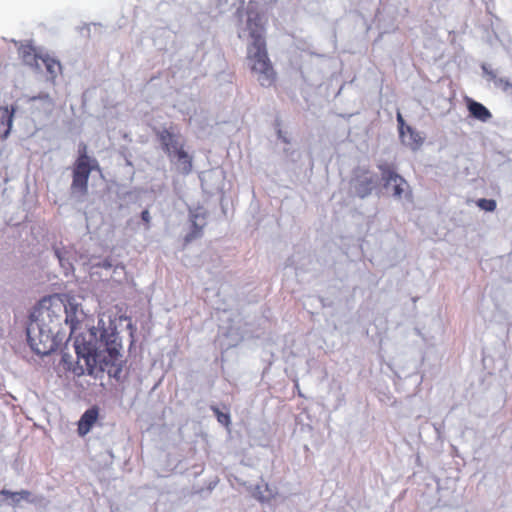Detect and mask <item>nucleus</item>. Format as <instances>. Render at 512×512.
<instances>
[{"label":"nucleus","instance_id":"1","mask_svg":"<svg viewBox=\"0 0 512 512\" xmlns=\"http://www.w3.org/2000/svg\"><path fill=\"white\" fill-rule=\"evenodd\" d=\"M77 361L69 353L63 352L61 362L65 369L76 376L87 373L95 378L102 377L106 372L110 378L117 381L122 379L125 359L122 351V341L115 323L99 319L96 327L81 333L74 340Z\"/></svg>","mask_w":512,"mask_h":512},{"label":"nucleus","instance_id":"2","mask_svg":"<svg viewBox=\"0 0 512 512\" xmlns=\"http://www.w3.org/2000/svg\"><path fill=\"white\" fill-rule=\"evenodd\" d=\"M78 306L69 302L65 305L60 299L43 298L32 310L26 328L27 340L31 349L38 355L51 354L66 336L64 326L70 335L79 323Z\"/></svg>","mask_w":512,"mask_h":512},{"label":"nucleus","instance_id":"3","mask_svg":"<svg viewBox=\"0 0 512 512\" xmlns=\"http://www.w3.org/2000/svg\"><path fill=\"white\" fill-rule=\"evenodd\" d=\"M251 39L248 49L252 72L257 75V80L263 87H270L275 80V72L270 63L266 51L265 38Z\"/></svg>","mask_w":512,"mask_h":512},{"label":"nucleus","instance_id":"4","mask_svg":"<svg viewBox=\"0 0 512 512\" xmlns=\"http://www.w3.org/2000/svg\"><path fill=\"white\" fill-rule=\"evenodd\" d=\"M247 19L245 25L238 30V37L244 40L257 39L264 37V26L258 11V3L250 1L247 6Z\"/></svg>","mask_w":512,"mask_h":512},{"label":"nucleus","instance_id":"5","mask_svg":"<svg viewBox=\"0 0 512 512\" xmlns=\"http://www.w3.org/2000/svg\"><path fill=\"white\" fill-rule=\"evenodd\" d=\"M379 169L381 170L384 188L388 191H392L393 197L397 199L402 198L409 188L407 181L386 164L380 165Z\"/></svg>","mask_w":512,"mask_h":512},{"label":"nucleus","instance_id":"6","mask_svg":"<svg viewBox=\"0 0 512 512\" xmlns=\"http://www.w3.org/2000/svg\"><path fill=\"white\" fill-rule=\"evenodd\" d=\"M158 138L170 161H174L175 154L184 148V141L182 137L168 129H163L158 132Z\"/></svg>","mask_w":512,"mask_h":512},{"label":"nucleus","instance_id":"7","mask_svg":"<svg viewBox=\"0 0 512 512\" xmlns=\"http://www.w3.org/2000/svg\"><path fill=\"white\" fill-rule=\"evenodd\" d=\"M376 184L377 176L368 171L357 173L352 180V188L355 194L360 198H365L370 195Z\"/></svg>","mask_w":512,"mask_h":512},{"label":"nucleus","instance_id":"8","mask_svg":"<svg viewBox=\"0 0 512 512\" xmlns=\"http://www.w3.org/2000/svg\"><path fill=\"white\" fill-rule=\"evenodd\" d=\"M190 221L193 230L186 236L185 240L190 242L201 236L202 230L206 225V210L203 207H197L190 210Z\"/></svg>","mask_w":512,"mask_h":512},{"label":"nucleus","instance_id":"9","mask_svg":"<svg viewBox=\"0 0 512 512\" xmlns=\"http://www.w3.org/2000/svg\"><path fill=\"white\" fill-rule=\"evenodd\" d=\"M28 102L31 103L32 113L38 111L45 115H49L54 107L53 100L47 93H41L38 96L28 98Z\"/></svg>","mask_w":512,"mask_h":512},{"label":"nucleus","instance_id":"10","mask_svg":"<svg viewBox=\"0 0 512 512\" xmlns=\"http://www.w3.org/2000/svg\"><path fill=\"white\" fill-rule=\"evenodd\" d=\"M15 108L0 107V137L4 140L10 135L13 126Z\"/></svg>","mask_w":512,"mask_h":512},{"label":"nucleus","instance_id":"11","mask_svg":"<svg viewBox=\"0 0 512 512\" xmlns=\"http://www.w3.org/2000/svg\"><path fill=\"white\" fill-rule=\"evenodd\" d=\"M98 418V408L91 407L87 409L81 416L78 422V433L80 436H84L90 432L92 426Z\"/></svg>","mask_w":512,"mask_h":512},{"label":"nucleus","instance_id":"12","mask_svg":"<svg viewBox=\"0 0 512 512\" xmlns=\"http://www.w3.org/2000/svg\"><path fill=\"white\" fill-rule=\"evenodd\" d=\"M19 54L26 65L41 70L40 57L43 56L36 53L31 45H22L19 48Z\"/></svg>","mask_w":512,"mask_h":512},{"label":"nucleus","instance_id":"13","mask_svg":"<svg viewBox=\"0 0 512 512\" xmlns=\"http://www.w3.org/2000/svg\"><path fill=\"white\" fill-rule=\"evenodd\" d=\"M237 3L239 5L237 7L236 12L237 14H240L245 5V2L243 0H210V7L215 12L222 14L230 11L231 8L236 6Z\"/></svg>","mask_w":512,"mask_h":512},{"label":"nucleus","instance_id":"14","mask_svg":"<svg viewBox=\"0 0 512 512\" xmlns=\"http://www.w3.org/2000/svg\"><path fill=\"white\" fill-rule=\"evenodd\" d=\"M174 163L179 172L182 174H189L192 171V157L184 150V148L175 154Z\"/></svg>","mask_w":512,"mask_h":512},{"label":"nucleus","instance_id":"15","mask_svg":"<svg viewBox=\"0 0 512 512\" xmlns=\"http://www.w3.org/2000/svg\"><path fill=\"white\" fill-rule=\"evenodd\" d=\"M468 110L474 118L482 122H487L492 117L490 111L483 104L474 100H469Z\"/></svg>","mask_w":512,"mask_h":512},{"label":"nucleus","instance_id":"16","mask_svg":"<svg viewBox=\"0 0 512 512\" xmlns=\"http://www.w3.org/2000/svg\"><path fill=\"white\" fill-rule=\"evenodd\" d=\"M402 142L411 149L416 150L423 143V138L412 127L406 126L404 137H400Z\"/></svg>","mask_w":512,"mask_h":512},{"label":"nucleus","instance_id":"17","mask_svg":"<svg viewBox=\"0 0 512 512\" xmlns=\"http://www.w3.org/2000/svg\"><path fill=\"white\" fill-rule=\"evenodd\" d=\"M54 253L65 274L68 275L70 272H72L74 268L71 261L70 251L66 250L65 248L55 247Z\"/></svg>","mask_w":512,"mask_h":512},{"label":"nucleus","instance_id":"18","mask_svg":"<svg viewBox=\"0 0 512 512\" xmlns=\"http://www.w3.org/2000/svg\"><path fill=\"white\" fill-rule=\"evenodd\" d=\"M85 151H86V146H83V153L80 154V156L76 162V166H75L73 174L81 175L86 178H89V175L91 173V166L89 164V158L86 155Z\"/></svg>","mask_w":512,"mask_h":512},{"label":"nucleus","instance_id":"19","mask_svg":"<svg viewBox=\"0 0 512 512\" xmlns=\"http://www.w3.org/2000/svg\"><path fill=\"white\" fill-rule=\"evenodd\" d=\"M41 66L44 65L51 79H54L61 71V64L59 61L49 57L48 55L40 57Z\"/></svg>","mask_w":512,"mask_h":512},{"label":"nucleus","instance_id":"20","mask_svg":"<svg viewBox=\"0 0 512 512\" xmlns=\"http://www.w3.org/2000/svg\"><path fill=\"white\" fill-rule=\"evenodd\" d=\"M88 179L81 175H75L73 174V180L71 184V190L72 194H79L80 196H83L87 193L88 189Z\"/></svg>","mask_w":512,"mask_h":512},{"label":"nucleus","instance_id":"21","mask_svg":"<svg viewBox=\"0 0 512 512\" xmlns=\"http://www.w3.org/2000/svg\"><path fill=\"white\" fill-rule=\"evenodd\" d=\"M0 495H3V496H16L17 500H20V501L25 500V501L31 502V500H30L31 493L28 490H21V491H17V492H12V491H9V490H6V489H2L0 491Z\"/></svg>","mask_w":512,"mask_h":512},{"label":"nucleus","instance_id":"22","mask_svg":"<svg viewBox=\"0 0 512 512\" xmlns=\"http://www.w3.org/2000/svg\"><path fill=\"white\" fill-rule=\"evenodd\" d=\"M493 83L495 87L501 89L504 92H507L510 88H512V83L507 78L496 76L493 80Z\"/></svg>","mask_w":512,"mask_h":512},{"label":"nucleus","instance_id":"23","mask_svg":"<svg viewBox=\"0 0 512 512\" xmlns=\"http://www.w3.org/2000/svg\"><path fill=\"white\" fill-rule=\"evenodd\" d=\"M477 205L488 212H492L496 209V201L493 199H479Z\"/></svg>","mask_w":512,"mask_h":512},{"label":"nucleus","instance_id":"24","mask_svg":"<svg viewBox=\"0 0 512 512\" xmlns=\"http://www.w3.org/2000/svg\"><path fill=\"white\" fill-rule=\"evenodd\" d=\"M212 410L213 412L215 413V415L217 416V420L223 424V425H228L230 423V417L228 414L226 413H222L219 408L217 407H212Z\"/></svg>","mask_w":512,"mask_h":512},{"label":"nucleus","instance_id":"25","mask_svg":"<svg viewBox=\"0 0 512 512\" xmlns=\"http://www.w3.org/2000/svg\"><path fill=\"white\" fill-rule=\"evenodd\" d=\"M481 69L489 81H493L497 76L496 73L486 63L481 65Z\"/></svg>","mask_w":512,"mask_h":512},{"label":"nucleus","instance_id":"26","mask_svg":"<svg viewBox=\"0 0 512 512\" xmlns=\"http://www.w3.org/2000/svg\"><path fill=\"white\" fill-rule=\"evenodd\" d=\"M397 121H398V125H399L400 137H404L406 125H405L404 119L400 113L397 114Z\"/></svg>","mask_w":512,"mask_h":512},{"label":"nucleus","instance_id":"27","mask_svg":"<svg viewBox=\"0 0 512 512\" xmlns=\"http://www.w3.org/2000/svg\"><path fill=\"white\" fill-rule=\"evenodd\" d=\"M94 266L95 267H101V268H104V269H110V268L113 267V263H112L111 259L106 258V259H103L102 261L96 263Z\"/></svg>","mask_w":512,"mask_h":512},{"label":"nucleus","instance_id":"28","mask_svg":"<svg viewBox=\"0 0 512 512\" xmlns=\"http://www.w3.org/2000/svg\"><path fill=\"white\" fill-rule=\"evenodd\" d=\"M141 219L145 222V223H149L150 220H151V216H150V213L147 209L143 210L142 213H141Z\"/></svg>","mask_w":512,"mask_h":512},{"label":"nucleus","instance_id":"29","mask_svg":"<svg viewBox=\"0 0 512 512\" xmlns=\"http://www.w3.org/2000/svg\"><path fill=\"white\" fill-rule=\"evenodd\" d=\"M114 274H124V266L123 265H116L114 266Z\"/></svg>","mask_w":512,"mask_h":512},{"label":"nucleus","instance_id":"30","mask_svg":"<svg viewBox=\"0 0 512 512\" xmlns=\"http://www.w3.org/2000/svg\"><path fill=\"white\" fill-rule=\"evenodd\" d=\"M278 137H279L280 139H282L285 143H288V142H289V141L287 140V138H286V137H284V135L282 134V131H281V130H279V131H278Z\"/></svg>","mask_w":512,"mask_h":512},{"label":"nucleus","instance_id":"31","mask_svg":"<svg viewBox=\"0 0 512 512\" xmlns=\"http://www.w3.org/2000/svg\"><path fill=\"white\" fill-rule=\"evenodd\" d=\"M9 497L12 499V505H17L21 502L20 500H17L16 496H9Z\"/></svg>","mask_w":512,"mask_h":512}]
</instances>
